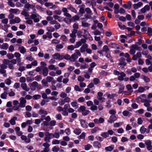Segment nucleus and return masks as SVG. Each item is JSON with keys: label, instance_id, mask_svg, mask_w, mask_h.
Wrapping results in <instances>:
<instances>
[{"label": "nucleus", "instance_id": "34", "mask_svg": "<svg viewBox=\"0 0 152 152\" xmlns=\"http://www.w3.org/2000/svg\"><path fill=\"white\" fill-rule=\"evenodd\" d=\"M94 84L95 85L98 84L100 82L99 80L97 78H94L93 80Z\"/></svg>", "mask_w": 152, "mask_h": 152}, {"label": "nucleus", "instance_id": "47", "mask_svg": "<svg viewBox=\"0 0 152 152\" xmlns=\"http://www.w3.org/2000/svg\"><path fill=\"white\" fill-rule=\"evenodd\" d=\"M41 83L43 85H44L45 86L48 87V86L47 85L48 82L47 81V80L45 79H43L41 81Z\"/></svg>", "mask_w": 152, "mask_h": 152}, {"label": "nucleus", "instance_id": "12", "mask_svg": "<svg viewBox=\"0 0 152 152\" xmlns=\"http://www.w3.org/2000/svg\"><path fill=\"white\" fill-rule=\"evenodd\" d=\"M21 138L22 140H24L25 142L27 143H29L31 141V140L29 138H28L27 137L24 135H22Z\"/></svg>", "mask_w": 152, "mask_h": 152}, {"label": "nucleus", "instance_id": "31", "mask_svg": "<svg viewBox=\"0 0 152 152\" xmlns=\"http://www.w3.org/2000/svg\"><path fill=\"white\" fill-rule=\"evenodd\" d=\"M142 102L144 103V105L146 107L150 106V103H148V101H147V99H143L142 100Z\"/></svg>", "mask_w": 152, "mask_h": 152}, {"label": "nucleus", "instance_id": "35", "mask_svg": "<svg viewBox=\"0 0 152 152\" xmlns=\"http://www.w3.org/2000/svg\"><path fill=\"white\" fill-rule=\"evenodd\" d=\"M68 9L71 11L72 12H74L76 11L75 8L72 7L71 4H70L69 5V7H68Z\"/></svg>", "mask_w": 152, "mask_h": 152}, {"label": "nucleus", "instance_id": "30", "mask_svg": "<svg viewBox=\"0 0 152 152\" xmlns=\"http://www.w3.org/2000/svg\"><path fill=\"white\" fill-rule=\"evenodd\" d=\"M21 14L22 15H24L25 17V18H28L29 16L28 13L25 10L22 11Z\"/></svg>", "mask_w": 152, "mask_h": 152}, {"label": "nucleus", "instance_id": "50", "mask_svg": "<svg viewBox=\"0 0 152 152\" xmlns=\"http://www.w3.org/2000/svg\"><path fill=\"white\" fill-rule=\"evenodd\" d=\"M123 114L124 116H127L128 115H132V113H130L129 112L125 110L123 112Z\"/></svg>", "mask_w": 152, "mask_h": 152}, {"label": "nucleus", "instance_id": "58", "mask_svg": "<svg viewBox=\"0 0 152 152\" xmlns=\"http://www.w3.org/2000/svg\"><path fill=\"white\" fill-rule=\"evenodd\" d=\"M143 79L146 83H148L150 81V78L145 76H143Z\"/></svg>", "mask_w": 152, "mask_h": 152}, {"label": "nucleus", "instance_id": "18", "mask_svg": "<svg viewBox=\"0 0 152 152\" xmlns=\"http://www.w3.org/2000/svg\"><path fill=\"white\" fill-rule=\"evenodd\" d=\"M94 146L98 148H100L101 147V143L98 141H95L94 142Z\"/></svg>", "mask_w": 152, "mask_h": 152}, {"label": "nucleus", "instance_id": "28", "mask_svg": "<svg viewBox=\"0 0 152 152\" xmlns=\"http://www.w3.org/2000/svg\"><path fill=\"white\" fill-rule=\"evenodd\" d=\"M118 26L120 28L121 30H124L126 28V27L125 25H122L121 23L118 22Z\"/></svg>", "mask_w": 152, "mask_h": 152}, {"label": "nucleus", "instance_id": "14", "mask_svg": "<svg viewBox=\"0 0 152 152\" xmlns=\"http://www.w3.org/2000/svg\"><path fill=\"white\" fill-rule=\"evenodd\" d=\"M41 119L42 121L45 120L46 121L49 122L50 121L51 118L49 116H48L47 117H45V115H42L41 116Z\"/></svg>", "mask_w": 152, "mask_h": 152}, {"label": "nucleus", "instance_id": "19", "mask_svg": "<svg viewBox=\"0 0 152 152\" xmlns=\"http://www.w3.org/2000/svg\"><path fill=\"white\" fill-rule=\"evenodd\" d=\"M141 56V53L140 52H137L136 55H134V60H136L138 58Z\"/></svg>", "mask_w": 152, "mask_h": 152}, {"label": "nucleus", "instance_id": "27", "mask_svg": "<svg viewBox=\"0 0 152 152\" xmlns=\"http://www.w3.org/2000/svg\"><path fill=\"white\" fill-rule=\"evenodd\" d=\"M114 145H112L111 146L106 147L105 148V150L107 151H111L113 149Z\"/></svg>", "mask_w": 152, "mask_h": 152}, {"label": "nucleus", "instance_id": "44", "mask_svg": "<svg viewBox=\"0 0 152 152\" xmlns=\"http://www.w3.org/2000/svg\"><path fill=\"white\" fill-rule=\"evenodd\" d=\"M97 98L98 100L102 102L105 101V98L102 97V96H98Z\"/></svg>", "mask_w": 152, "mask_h": 152}, {"label": "nucleus", "instance_id": "42", "mask_svg": "<svg viewBox=\"0 0 152 152\" xmlns=\"http://www.w3.org/2000/svg\"><path fill=\"white\" fill-rule=\"evenodd\" d=\"M82 42L80 41L76 42V44L75 45V48H78L82 45Z\"/></svg>", "mask_w": 152, "mask_h": 152}, {"label": "nucleus", "instance_id": "38", "mask_svg": "<svg viewBox=\"0 0 152 152\" xmlns=\"http://www.w3.org/2000/svg\"><path fill=\"white\" fill-rule=\"evenodd\" d=\"M92 147V146L91 145L88 144L85 146L84 149L85 150L88 151Z\"/></svg>", "mask_w": 152, "mask_h": 152}, {"label": "nucleus", "instance_id": "59", "mask_svg": "<svg viewBox=\"0 0 152 152\" xmlns=\"http://www.w3.org/2000/svg\"><path fill=\"white\" fill-rule=\"evenodd\" d=\"M48 68L51 70H56V68L55 67V66L53 65H51L48 66Z\"/></svg>", "mask_w": 152, "mask_h": 152}, {"label": "nucleus", "instance_id": "29", "mask_svg": "<svg viewBox=\"0 0 152 152\" xmlns=\"http://www.w3.org/2000/svg\"><path fill=\"white\" fill-rule=\"evenodd\" d=\"M83 37L84 39H82L80 40V42L82 43H85L86 42V40L87 39V35H83Z\"/></svg>", "mask_w": 152, "mask_h": 152}, {"label": "nucleus", "instance_id": "10", "mask_svg": "<svg viewBox=\"0 0 152 152\" xmlns=\"http://www.w3.org/2000/svg\"><path fill=\"white\" fill-rule=\"evenodd\" d=\"M21 86L22 89L26 91H28L30 90V88L28 87L26 83H21Z\"/></svg>", "mask_w": 152, "mask_h": 152}, {"label": "nucleus", "instance_id": "55", "mask_svg": "<svg viewBox=\"0 0 152 152\" xmlns=\"http://www.w3.org/2000/svg\"><path fill=\"white\" fill-rule=\"evenodd\" d=\"M63 45L61 44H59L57 45L56 46V50H58V49H61L63 48Z\"/></svg>", "mask_w": 152, "mask_h": 152}, {"label": "nucleus", "instance_id": "63", "mask_svg": "<svg viewBox=\"0 0 152 152\" xmlns=\"http://www.w3.org/2000/svg\"><path fill=\"white\" fill-rule=\"evenodd\" d=\"M116 44L113 43V42H110L108 45L109 47H110L111 48H115V45Z\"/></svg>", "mask_w": 152, "mask_h": 152}, {"label": "nucleus", "instance_id": "37", "mask_svg": "<svg viewBox=\"0 0 152 152\" xmlns=\"http://www.w3.org/2000/svg\"><path fill=\"white\" fill-rule=\"evenodd\" d=\"M81 132V130L80 129H76L74 131V133L77 135L80 134Z\"/></svg>", "mask_w": 152, "mask_h": 152}, {"label": "nucleus", "instance_id": "9", "mask_svg": "<svg viewBox=\"0 0 152 152\" xmlns=\"http://www.w3.org/2000/svg\"><path fill=\"white\" fill-rule=\"evenodd\" d=\"M117 119V118L115 115H111L110 116L109 119L108 121V122L109 123H112L114 121L116 120Z\"/></svg>", "mask_w": 152, "mask_h": 152}, {"label": "nucleus", "instance_id": "11", "mask_svg": "<svg viewBox=\"0 0 152 152\" xmlns=\"http://www.w3.org/2000/svg\"><path fill=\"white\" fill-rule=\"evenodd\" d=\"M79 19V17L77 15H75L72 18L69 19L70 23L72 22H74L75 20H78Z\"/></svg>", "mask_w": 152, "mask_h": 152}, {"label": "nucleus", "instance_id": "36", "mask_svg": "<svg viewBox=\"0 0 152 152\" xmlns=\"http://www.w3.org/2000/svg\"><path fill=\"white\" fill-rule=\"evenodd\" d=\"M140 131L141 134H144L146 131V128L144 126H142L140 129Z\"/></svg>", "mask_w": 152, "mask_h": 152}, {"label": "nucleus", "instance_id": "57", "mask_svg": "<svg viewBox=\"0 0 152 152\" xmlns=\"http://www.w3.org/2000/svg\"><path fill=\"white\" fill-rule=\"evenodd\" d=\"M35 80L37 81H39L42 78L40 75H37L35 77Z\"/></svg>", "mask_w": 152, "mask_h": 152}, {"label": "nucleus", "instance_id": "17", "mask_svg": "<svg viewBox=\"0 0 152 152\" xmlns=\"http://www.w3.org/2000/svg\"><path fill=\"white\" fill-rule=\"evenodd\" d=\"M143 5V3L141 2H139L137 4H134V8L137 9Z\"/></svg>", "mask_w": 152, "mask_h": 152}, {"label": "nucleus", "instance_id": "33", "mask_svg": "<svg viewBox=\"0 0 152 152\" xmlns=\"http://www.w3.org/2000/svg\"><path fill=\"white\" fill-rule=\"evenodd\" d=\"M18 11L19 10L18 9H13L11 8L9 12L11 13L17 14Z\"/></svg>", "mask_w": 152, "mask_h": 152}, {"label": "nucleus", "instance_id": "24", "mask_svg": "<svg viewBox=\"0 0 152 152\" xmlns=\"http://www.w3.org/2000/svg\"><path fill=\"white\" fill-rule=\"evenodd\" d=\"M61 98H64L65 102H69L70 101V98L68 97H67L66 96H61Z\"/></svg>", "mask_w": 152, "mask_h": 152}, {"label": "nucleus", "instance_id": "8", "mask_svg": "<svg viewBox=\"0 0 152 152\" xmlns=\"http://www.w3.org/2000/svg\"><path fill=\"white\" fill-rule=\"evenodd\" d=\"M80 124L82 127L84 128H87L88 126L87 125V123L86 121L83 119H81L80 120Z\"/></svg>", "mask_w": 152, "mask_h": 152}, {"label": "nucleus", "instance_id": "22", "mask_svg": "<svg viewBox=\"0 0 152 152\" xmlns=\"http://www.w3.org/2000/svg\"><path fill=\"white\" fill-rule=\"evenodd\" d=\"M145 89L142 87L141 86L137 90H136L134 92L136 94L137 93H142L145 90Z\"/></svg>", "mask_w": 152, "mask_h": 152}, {"label": "nucleus", "instance_id": "25", "mask_svg": "<svg viewBox=\"0 0 152 152\" xmlns=\"http://www.w3.org/2000/svg\"><path fill=\"white\" fill-rule=\"evenodd\" d=\"M72 106L75 109H77L78 107V105L76 101L72 102L71 103Z\"/></svg>", "mask_w": 152, "mask_h": 152}, {"label": "nucleus", "instance_id": "62", "mask_svg": "<svg viewBox=\"0 0 152 152\" xmlns=\"http://www.w3.org/2000/svg\"><path fill=\"white\" fill-rule=\"evenodd\" d=\"M60 42V41L56 39H54L52 40L51 43L53 44H58Z\"/></svg>", "mask_w": 152, "mask_h": 152}, {"label": "nucleus", "instance_id": "2", "mask_svg": "<svg viewBox=\"0 0 152 152\" xmlns=\"http://www.w3.org/2000/svg\"><path fill=\"white\" fill-rule=\"evenodd\" d=\"M20 103L19 105V107L20 108H23L26 106V101L25 98L24 97H21L20 99Z\"/></svg>", "mask_w": 152, "mask_h": 152}, {"label": "nucleus", "instance_id": "54", "mask_svg": "<svg viewBox=\"0 0 152 152\" xmlns=\"http://www.w3.org/2000/svg\"><path fill=\"white\" fill-rule=\"evenodd\" d=\"M101 135L102 136L105 138L108 137L109 136L108 134L106 132H104L102 133L101 134Z\"/></svg>", "mask_w": 152, "mask_h": 152}, {"label": "nucleus", "instance_id": "46", "mask_svg": "<svg viewBox=\"0 0 152 152\" xmlns=\"http://www.w3.org/2000/svg\"><path fill=\"white\" fill-rule=\"evenodd\" d=\"M47 30L48 31L52 32L54 31L55 29L52 27H48L47 28Z\"/></svg>", "mask_w": 152, "mask_h": 152}, {"label": "nucleus", "instance_id": "15", "mask_svg": "<svg viewBox=\"0 0 152 152\" xmlns=\"http://www.w3.org/2000/svg\"><path fill=\"white\" fill-rule=\"evenodd\" d=\"M120 76L118 77V80L120 81H122L124 80V77L126 76V74L124 72H122L120 73Z\"/></svg>", "mask_w": 152, "mask_h": 152}, {"label": "nucleus", "instance_id": "40", "mask_svg": "<svg viewBox=\"0 0 152 152\" xmlns=\"http://www.w3.org/2000/svg\"><path fill=\"white\" fill-rule=\"evenodd\" d=\"M7 56L8 58L10 59H11L14 57V55L12 53H8L7 54Z\"/></svg>", "mask_w": 152, "mask_h": 152}, {"label": "nucleus", "instance_id": "3", "mask_svg": "<svg viewBox=\"0 0 152 152\" xmlns=\"http://www.w3.org/2000/svg\"><path fill=\"white\" fill-rule=\"evenodd\" d=\"M28 86L30 88L32 91H34L38 85V83L36 81H34L32 83H30L28 84Z\"/></svg>", "mask_w": 152, "mask_h": 152}, {"label": "nucleus", "instance_id": "43", "mask_svg": "<svg viewBox=\"0 0 152 152\" xmlns=\"http://www.w3.org/2000/svg\"><path fill=\"white\" fill-rule=\"evenodd\" d=\"M82 26L84 27H89L90 25V24L88 23L84 22H82Z\"/></svg>", "mask_w": 152, "mask_h": 152}, {"label": "nucleus", "instance_id": "5", "mask_svg": "<svg viewBox=\"0 0 152 152\" xmlns=\"http://www.w3.org/2000/svg\"><path fill=\"white\" fill-rule=\"evenodd\" d=\"M42 97L44 99H46L45 101L47 102L49 101L50 99L56 101L58 99V98L54 96L49 97H48L47 96H42Z\"/></svg>", "mask_w": 152, "mask_h": 152}, {"label": "nucleus", "instance_id": "64", "mask_svg": "<svg viewBox=\"0 0 152 152\" xmlns=\"http://www.w3.org/2000/svg\"><path fill=\"white\" fill-rule=\"evenodd\" d=\"M8 20L7 18H6L2 20L1 22L4 24H7L8 23Z\"/></svg>", "mask_w": 152, "mask_h": 152}, {"label": "nucleus", "instance_id": "26", "mask_svg": "<svg viewBox=\"0 0 152 152\" xmlns=\"http://www.w3.org/2000/svg\"><path fill=\"white\" fill-rule=\"evenodd\" d=\"M128 31H130V34H127L128 36L129 37H131L133 36V31H132V28L129 27H126V28Z\"/></svg>", "mask_w": 152, "mask_h": 152}, {"label": "nucleus", "instance_id": "1", "mask_svg": "<svg viewBox=\"0 0 152 152\" xmlns=\"http://www.w3.org/2000/svg\"><path fill=\"white\" fill-rule=\"evenodd\" d=\"M33 9V12L31 13L32 14L30 16L31 19L33 20L34 23H37L39 21V17L40 16L37 13H36V10L35 8Z\"/></svg>", "mask_w": 152, "mask_h": 152}, {"label": "nucleus", "instance_id": "4", "mask_svg": "<svg viewBox=\"0 0 152 152\" xmlns=\"http://www.w3.org/2000/svg\"><path fill=\"white\" fill-rule=\"evenodd\" d=\"M145 144L147 146V148L148 151H151L152 149V145L151 142V140H148L145 141Z\"/></svg>", "mask_w": 152, "mask_h": 152}, {"label": "nucleus", "instance_id": "52", "mask_svg": "<svg viewBox=\"0 0 152 152\" xmlns=\"http://www.w3.org/2000/svg\"><path fill=\"white\" fill-rule=\"evenodd\" d=\"M75 90L76 91H82L83 89H80L79 86L77 85H75L74 87Z\"/></svg>", "mask_w": 152, "mask_h": 152}, {"label": "nucleus", "instance_id": "21", "mask_svg": "<svg viewBox=\"0 0 152 152\" xmlns=\"http://www.w3.org/2000/svg\"><path fill=\"white\" fill-rule=\"evenodd\" d=\"M17 118L16 117H14L12 118L9 122L10 124L12 125H14L15 124V121L17 119Z\"/></svg>", "mask_w": 152, "mask_h": 152}, {"label": "nucleus", "instance_id": "41", "mask_svg": "<svg viewBox=\"0 0 152 152\" xmlns=\"http://www.w3.org/2000/svg\"><path fill=\"white\" fill-rule=\"evenodd\" d=\"M45 136H48L50 138H53V133H50L49 132H47L45 133Z\"/></svg>", "mask_w": 152, "mask_h": 152}, {"label": "nucleus", "instance_id": "49", "mask_svg": "<svg viewBox=\"0 0 152 152\" xmlns=\"http://www.w3.org/2000/svg\"><path fill=\"white\" fill-rule=\"evenodd\" d=\"M56 117L58 120H62V119L61 115L60 114H56Z\"/></svg>", "mask_w": 152, "mask_h": 152}, {"label": "nucleus", "instance_id": "61", "mask_svg": "<svg viewBox=\"0 0 152 152\" xmlns=\"http://www.w3.org/2000/svg\"><path fill=\"white\" fill-rule=\"evenodd\" d=\"M99 130V129L98 127H95L94 128L92 129L91 130V132L92 133H95Z\"/></svg>", "mask_w": 152, "mask_h": 152}, {"label": "nucleus", "instance_id": "32", "mask_svg": "<svg viewBox=\"0 0 152 152\" xmlns=\"http://www.w3.org/2000/svg\"><path fill=\"white\" fill-rule=\"evenodd\" d=\"M8 47V45L7 43H3L1 47H0L2 49L7 50Z\"/></svg>", "mask_w": 152, "mask_h": 152}, {"label": "nucleus", "instance_id": "60", "mask_svg": "<svg viewBox=\"0 0 152 152\" xmlns=\"http://www.w3.org/2000/svg\"><path fill=\"white\" fill-rule=\"evenodd\" d=\"M90 109L93 111L96 110H97V106L94 105V104L91 107Z\"/></svg>", "mask_w": 152, "mask_h": 152}, {"label": "nucleus", "instance_id": "45", "mask_svg": "<svg viewBox=\"0 0 152 152\" xmlns=\"http://www.w3.org/2000/svg\"><path fill=\"white\" fill-rule=\"evenodd\" d=\"M85 107L84 106H81L79 108V111L81 112L82 113L86 110Z\"/></svg>", "mask_w": 152, "mask_h": 152}, {"label": "nucleus", "instance_id": "6", "mask_svg": "<svg viewBox=\"0 0 152 152\" xmlns=\"http://www.w3.org/2000/svg\"><path fill=\"white\" fill-rule=\"evenodd\" d=\"M48 70L47 67H45L42 69V72H40L39 73L41 74H42L44 76H46L48 74Z\"/></svg>", "mask_w": 152, "mask_h": 152}, {"label": "nucleus", "instance_id": "7", "mask_svg": "<svg viewBox=\"0 0 152 152\" xmlns=\"http://www.w3.org/2000/svg\"><path fill=\"white\" fill-rule=\"evenodd\" d=\"M38 113L39 115H41V116H45L48 114L47 111L45 110L42 109H40Z\"/></svg>", "mask_w": 152, "mask_h": 152}, {"label": "nucleus", "instance_id": "39", "mask_svg": "<svg viewBox=\"0 0 152 152\" xmlns=\"http://www.w3.org/2000/svg\"><path fill=\"white\" fill-rule=\"evenodd\" d=\"M148 34L150 36H152V28L150 27L148 28Z\"/></svg>", "mask_w": 152, "mask_h": 152}, {"label": "nucleus", "instance_id": "53", "mask_svg": "<svg viewBox=\"0 0 152 152\" xmlns=\"http://www.w3.org/2000/svg\"><path fill=\"white\" fill-rule=\"evenodd\" d=\"M56 122L55 120L50 121L49 123V125L51 126H54L55 125Z\"/></svg>", "mask_w": 152, "mask_h": 152}, {"label": "nucleus", "instance_id": "13", "mask_svg": "<svg viewBox=\"0 0 152 152\" xmlns=\"http://www.w3.org/2000/svg\"><path fill=\"white\" fill-rule=\"evenodd\" d=\"M88 47V45L86 44H83L80 48V51L81 53H83L85 51L86 49Z\"/></svg>", "mask_w": 152, "mask_h": 152}, {"label": "nucleus", "instance_id": "23", "mask_svg": "<svg viewBox=\"0 0 152 152\" xmlns=\"http://www.w3.org/2000/svg\"><path fill=\"white\" fill-rule=\"evenodd\" d=\"M31 19L30 18H25V19L27 20L26 21V23L28 24L29 25H32L33 24V21L30 19Z\"/></svg>", "mask_w": 152, "mask_h": 152}, {"label": "nucleus", "instance_id": "56", "mask_svg": "<svg viewBox=\"0 0 152 152\" xmlns=\"http://www.w3.org/2000/svg\"><path fill=\"white\" fill-rule=\"evenodd\" d=\"M43 145L45 147V148H46L47 149L49 150V147L50 145L47 142L44 143L43 144Z\"/></svg>", "mask_w": 152, "mask_h": 152}, {"label": "nucleus", "instance_id": "16", "mask_svg": "<svg viewBox=\"0 0 152 152\" xmlns=\"http://www.w3.org/2000/svg\"><path fill=\"white\" fill-rule=\"evenodd\" d=\"M77 58V55L75 53H74L71 55V57H70V60L72 62H74Z\"/></svg>", "mask_w": 152, "mask_h": 152}, {"label": "nucleus", "instance_id": "48", "mask_svg": "<svg viewBox=\"0 0 152 152\" xmlns=\"http://www.w3.org/2000/svg\"><path fill=\"white\" fill-rule=\"evenodd\" d=\"M53 79V78L50 76H48L46 78V80L48 83L51 82Z\"/></svg>", "mask_w": 152, "mask_h": 152}, {"label": "nucleus", "instance_id": "20", "mask_svg": "<svg viewBox=\"0 0 152 152\" xmlns=\"http://www.w3.org/2000/svg\"><path fill=\"white\" fill-rule=\"evenodd\" d=\"M18 49L20 50V53L22 54H23L26 52V49L23 46L19 47Z\"/></svg>", "mask_w": 152, "mask_h": 152}, {"label": "nucleus", "instance_id": "51", "mask_svg": "<svg viewBox=\"0 0 152 152\" xmlns=\"http://www.w3.org/2000/svg\"><path fill=\"white\" fill-rule=\"evenodd\" d=\"M14 19L15 23H18L21 21L20 19L18 17H15Z\"/></svg>", "mask_w": 152, "mask_h": 152}]
</instances>
